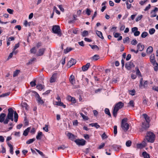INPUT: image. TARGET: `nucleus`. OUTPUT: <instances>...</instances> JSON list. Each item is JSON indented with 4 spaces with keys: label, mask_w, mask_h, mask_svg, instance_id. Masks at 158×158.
I'll return each mask as SVG.
<instances>
[{
    "label": "nucleus",
    "mask_w": 158,
    "mask_h": 158,
    "mask_svg": "<svg viewBox=\"0 0 158 158\" xmlns=\"http://www.w3.org/2000/svg\"><path fill=\"white\" fill-rule=\"evenodd\" d=\"M8 113L6 118L4 122V124H7L9 120H10L13 121L14 120L13 114L14 113V121L16 123L18 121V114L16 111L14 112V111L12 108H9L8 110Z\"/></svg>",
    "instance_id": "obj_1"
},
{
    "label": "nucleus",
    "mask_w": 158,
    "mask_h": 158,
    "mask_svg": "<svg viewBox=\"0 0 158 158\" xmlns=\"http://www.w3.org/2000/svg\"><path fill=\"white\" fill-rule=\"evenodd\" d=\"M124 106V104L121 102H119L116 104L113 110V115L116 117L117 113L119 109L122 108Z\"/></svg>",
    "instance_id": "obj_2"
},
{
    "label": "nucleus",
    "mask_w": 158,
    "mask_h": 158,
    "mask_svg": "<svg viewBox=\"0 0 158 158\" xmlns=\"http://www.w3.org/2000/svg\"><path fill=\"white\" fill-rule=\"evenodd\" d=\"M155 135L151 131L148 132L146 136H145L146 139L148 142L153 143L155 140Z\"/></svg>",
    "instance_id": "obj_3"
},
{
    "label": "nucleus",
    "mask_w": 158,
    "mask_h": 158,
    "mask_svg": "<svg viewBox=\"0 0 158 158\" xmlns=\"http://www.w3.org/2000/svg\"><path fill=\"white\" fill-rule=\"evenodd\" d=\"M30 93L32 95H35L36 97V101L38 103L42 104L44 103V102L41 99V98L40 97L39 94L37 92L34 91H30Z\"/></svg>",
    "instance_id": "obj_4"
},
{
    "label": "nucleus",
    "mask_w": 158,
    "mask_h": 158,
    "mask_svg": "<svg viewBox=\"0 0 158 158\" xmlns=\"http://www.w3.org/2000/svg\"><path fill=\"white\" fill-rule=\"evenodd\" d=\"M127 118L123 119L121 122V127L125 131H127L129 128V125L127 123Z\"/></svg>",
    "instance_id": "obj_5"
},
{
    "label": "nucleus",
    "mask_w": 158,
    "mask_h": 158,
    "mask_svg": "<svg viewBox=\"0 0 158 158\" xmlns=\"http://www.w3.org/2000/svg\"><path fill=\"white\" fill-rule=\"evenodd\" d=\"M52 30L53 32L55 34H56L59 36H61V32L60 27L58 25H55L53 27Z\"/></svg>",
    "instance_id": "obj_6"
},
{
    "label": "nucleus",
    "mask_w": 158,
    "mask_h": 158,
    "mask_svg": "<svg viewBox=\"0 0 158 158\" xmlns=\"http://www.w3.org/2000/svg\"><path fill=\"white\" fill-rule=\"evenodd\" d=\"M149 127V123L147 122H143L142 123V128L140 129V131H143L146 130Z\"/></svg>",
    "instance_id": "obj_7"
},
{
    "label": "nucleus",
    "mask_w": 158,
    "mask_h": 158,
    "mask_svg": "<svg viewBox=\"0 0 158 158\" xmlns=\"http://www.w3.org/2000/svg\"><path fill=\"white\" fill-rule=\"evenodd\" d=\"M76 143L79 146H83L85 143V141L83 139H76L74 140Z\"/></svg>",
    "instance_id": "obj_8"
},
{
    "label": "nucleus",
    "mask_w": 158,
    "mask_h": 158,
    "mask_svg": "<svg viewBox=\"0 0 158 158\" xmlns=\"http://www.w3.org/2000/svg\"><path fill=\"white\" fill-rule=\"evenodd\" d=\"M135 65L131 61L128 62L125 64V67L128 70H130L132 67H134Z\"/></svg>",
    "instance_id": "obj_9"
},
{
    "label": "nucleus",
    "mask_w": 158,
    "mask_h": 158,
    "mask_svg": "<svg viewBox=\"0 0 158 158\" xmlns=\"http://www.w3.org/2000/svg\"><path fill=\"white\" fill-rule=\"evenodd\" d=\"M76 62V60L73 58H71V60L68 62L67 66L69 67H70L72 65L75 64Z\"/></svg>",
    "instance_id": "obj_10"
},
{
    "label": "nucleus",
    "mask_w": 158,
    "mask_h": 158,
    "mask_svg": "<svg viewBox=\"0 0 158 158\" xmlns=\"http://www.w3.org/2000/svg\"><path fill=\"white\" fill-rule=\"evenodd\" d=\"M67 136L68 137V138L72 140V141H74V140L76 139V136H75L73 134L70 133L68 132V133L67 134Z\"/></svg>",
    "instance_id": "obj_11"
},
{
    "label": "nucleus",
    "mask_w": 158,
    "mask_h": 158,
    "mask_svg": "<svg viewBox=\"0 0 158 158\" xmlns=\"http://www.w3.org/2000/svg\"><path fill=\"white\" fill-rule=\"evenodd\" d=\"M45 48H42L40 49L38 52L37 55L38 56H41L43 55L45 50Z\"/></svg>",
    "instance_id": "obj_12"
},
{
    "label": "nucleus",
    "mask_w": 158,
    "mask_h": 158,
    "mask_svg": "<svg viewBox=\"0 0 158 158\" xmlns=\"http://www.w3.org/2000/svg\"><path fill=\"white\" fill-rule=\"evenodd\" d=\"M6 116V114L5 113H1L0 114V122H3L5 120V117Z\"/></svg>",
    "instance_id": "obj_13"
},
{
    "label": "nucleus",
    "mask_w": 158,
    "mask_h": 158,
    "mask_svg": "<svg viewBox=\"0 0 158 158\" xmlns=\"http://www.w3.org/2000/svg\"><path fill=\"white\" fill-rule=\"evenodd\" d=\"M57 73H54L52 76L50 78V82H54L55 81L56 78Z\"/></svg>",
    "instance_id": "obj_14"
},
{
    "label": "nucleus",
    "mask_w": 158,
    "mask_h": 158,
    "mask_svg": "<svg viewBox=\"0 0 158 158\" xmlns=\"http://www.w3.org/2000/svg\"><path fill=\"white\" fill-rule=\"evenodd\" d=\"M90 64L89 63H87L86 64L83 66L82 67V69L83 71H85L88 70L89 66Z\"/></svg>",
    "instance_id": "obj_15"
},
{
    "label": "nucleus",
    "mask_w": 158,
    "mask_h": 158,
    "mask_svg": "<svg viewBox=\"0 0 158 158\" xmlns=\"http://www.w3.org/2000/svg\"><path fill=\"white\" fill-rule=\"evenodd\" d=\"M145 141V139H144V140L141 143L138 144V147L140 148L145 147L146 146V143Z\"/></svg>",
    "instance_id": "obj_16"
},
{
    "label": "nucleus",
    "mask_w": 158,
    "mask_h": 158,
    "mask_svg": "<svg viewBox=\"0 0 158 158\" xmlns=\"http://www.w3.org/2000/svg\"><path fill=\"white\" fill-rule=\"evenodd\" d=\"M150 61L153 64H155L156 61L154 54H152L150 56Z\"/></svg>",
    "instance_id": "obj_17"
},
{
    "label": "nucleus",
    "mask_w": 158,
    "mask_h": 158,
    "mask_svg": "<svg viewBox=\"0 0 158 158\" xmlns=\"http://www.w3.org/2000/svg\"><path fill=\"white\" fill-rule=\"evenodd\" d=\"M145 118L146 122L147 123H149L150 121V117L148 116V115L146 114H143Z\"/></svg>",
    "instance_id": "obj_18"
},
{
    "label": "nucleus",
    "mask_w": 158,
    "mask_h": 158,
    "mask_svg": "<svg viewBox=\"0 0 158 158\" xmlns=\"http://www.w3.org/2000/svg\"><path fill=\"white\" fill-rule=\"evenodd\" d=\"M144 48L143 45H141L140 43L139 44L137 45V50L141 51L143 50Z\"/></svg>",
    "instance_id": "obj_19"
},
{
    "label": "nucleus",
    "mask_w": 158,
    "mask_h": 158,
    "mask_svg": "<svg viewBox=\"0 0 158 158\" xmlns=\"http://www.w3.org/2000/svg\"><path fill=\"white\" fill-rule=\"evenodd\" d=\"M30 129L31 128L30 127L27 128L25 131H24L23 134V135L25 136H27L28 135V133L29 132Z\"/></svg>",
    "instance_id": "obj_20"
},
{
    "label": "nucleus",
    "mask_w": 158,
    "mask_h": 158,
    "mask_svg": "<svg viewBox=\"0 0 158 158\" xmlns=\"http://www.w3.org/2000/svg\"><path fill=\"white\" fill-rule=\"evenodd\" d=\"M96 34L101 39H104V37L102 36V32L100 31H96Z\"/></svg>",
    "instance_id": "obj_21"
},
{
    "label": "nucleus",
    "mask_w": 158,
    "mask_h": 158,
    "mask_svg": "<svg viewBox=\"0 0 158 158\" xmlns=\"http://www.w3.org/2000/svg\"><path fill=\"white\" fill-rule=\"evenodd\" d=\"M142 155L144 158H150V156L146 152H143L142 153Z\"/></svg>",
    "instance_id": "obj_22"
},
{
    "label": "nucleus",
    "mask_w": 158,
    "mask_h": 158,
    "mask_svg": "<svg viewBox=\"0 0 158 158\" xmlns=\"http://www.w3.org/2000/svg\"><path fill=\"white\" fill-rule=\"evenodd\" d=\"M43 136L42 133L41 132H39L36 136V138L37 140H40Z\"/></svg>",
    "instance_id": "obj_23"
},
{
    "label": "nucleus",
    "mask_w": 158,
    "mask_h": 158,
    "mask_svg": "<svg viewBox=\"0 0 158 158\" xmlns=\"http://www.w3.org/2000/svg\"><path fill=\"white\" fill-rule=\"evenodd\" d=\"M56 105L57 106H62L64 108H65L66 106L64 105L63 102H56Z\"/></svg>",
    "instance_id": "obj_24"
},
{
    "label": "nucleus",
    "mask_w": 158,
    "mask_h": 158,
    "mask_svg": "<svg viewBox=\"0 0 158 158\" xmlns=\"http://www.w3.org/2000/svg\"><path fill=\"white\" fill-rule=\"evenodd\" d=\"M44 85L41 84H38L37 85L36 88L40 90H41L44 88Z\"/></svg>",
    "instance_id": "obj_25"
},
{
    "label": "nucleus",
    "mask_w": 158,
    "mask_h": 158,
    "mask_svg": "<svg viewBox=\"0 0 158 158\" xmlns=\"http://www.w3.org/2000/svg\"><path fill=\"white\" fill-rule=\"evenodd\" d=\"M8 145L10 148V152L11 154H13L14 153L13 151V146L10 144L9 143H7Z\"/></svg>",
    "instance_id": "obj_26"
},
{
    "label": "nucleus",
    "mask_w": 158,
    "mask_h": 158,
    "mask_svg": "<svg viewBox=\"0 0 158 158\" xmlns=\"http://www.w3.org/2000/svg\"><path fill=\"white\" fill-rule=\"evenodd\" d=\"M22 106L23 108H25V109L26 110H28V106L27 103L26 102H24L22 104Z\"/></svg>",
    "instance_id": "obj_27"
},
{
    "label": "nucleus",
    "mask_w": 158,
    "mask_h": 158,
    "mask_svg": "<svg viewBox=\"0 0 158 158\" xmlns=\"http://www.w3.org/2000/svg\"><path fill=\"white\" fill-rule=\"evenodd\" d=\"M36 60V58H31V59L27 63V64H26L27 65H29V64H32V63Z\"/></svg>",
    "instance_id": "obj_28"
},
{
    "label": "nucleus",
    "mask_w": 158,
    "mask_h": 158,
    "mask_svg": "<svg viewBox=\"0 0 158 158\" xmlns=\"http://www.w3.org/2000/svg\"><path fill=\"white\" fill-rule=\"evenodd\" d=\"M153 51V48L152 46L149 47L147 49L146 52L148 53H152Z\"/></svg>",
    "instance_id": "obj_29"
},
{
    "label": "nucleus",
    "mask_w": 158,
    "mask_h": 158,
    "mask_svg": "<svg viewBox=\"0 0 158 158\" xmlns=\"http://www.w3.org/2000/svg\"><path fill=\"white\" fill-rule=\"evenodd\" d=\"M70 82L72 85L73 84V82L74 81V77L73 75H71L69 79Z\"/></svg>",
    "instance_id": "obj_30"
},
{
    "label": "nucleus",
    "mask_w": 158,
    "mask_h": 158,
    "mask_svg": "<svg viewBox=\"0 0 158 158\" xmlns=\"http://www.w3.org/2000/svg\"><path fill=\"white\" fill-rule=\"evenodd\" d=\"M72 49L73 48H71L67 47L66 49H64V52L65 54H66L71 51Z\"/></svg>",
    "instance_id": "obj_31"
},
{
    "label": "nucleus",
    "mask_w": 158,
    "mask_h": 158,
    "mask_svg": "<svg viewBox=\"0 0 158 158\" xmlns=\"http://www.w3.org/2000/svg\"><path fill=\"white\" fill-rule=\"evenodd\" d=\"M135 70L136 74L138 75L139 76H141V73L138 67H136L135 68Z\"/></svg>",
    "instance_id": "obj_32"
},
{
    "label": "nucleus",
    "mask_w": 158,
    "mask_h": 158,
    "mask_svg": "<svg viewBox=\"0 0 158 158\" xmlns=\"http://www.w3.org/2000/svg\"><path fill=\"white\" fill-rule=\"evenodd\" d=\"M89 46L91 48L93 49H96L97 50H99V48L96 45H91L90 44H89Z\"/></svg>",
    "instance_id": "obj_33"
},
{
    "label": "nucleus",
    "mask_w": 158,
    "mask_h": 158,
    "mask_svg": "<svg viewBox=\"0 0 158 158\" xmlns=\"http://www.w3.org/2000/svg\"><path fill=\"white\" fill-rule=\"evenodd\" d=\"M148 35V34L147 32L144 31L142 33L141 35V37L142 38H145Z\"/></svg>",
    "instance_id": "obj_34"
},
{
    "label": "nucleus",
    "mask_w": 158,
    "mask_h": 158,
    "mask_svg": "<svg viewBox=\"0 0 158 158\" xmlns=\"http://www.w3.org/2000/svg\"><path fill=\"white\" fill-rule=\"evenodd\" d=\"M128 106H131V107H134V101L132 100L130 101L129 103L128 104Z\"/></svg>",
    "instance_id": "obj_35"
},
{
    "label": "nucleus",
    "mask_w": 158,
    "mask_h": 158,
    "mask_svg": "<svg viewBox=\"0 0 158 158\" xmlns=\"http://www.w3.org/2000/svg\"><path fill=\"white\" fill-rule=\"evenodd\" d=\"M35 138L30 139L26 142V143L27 144L31 143L35 141Z\"/></svg>",
    "instance_id": "obj_36"
},
{
    "label": "nucleus",
    "mask_w": 158,
    "mask_h": 158,
    "mask_svg": "<svg viewBox=\"0 0 158 158\" xmlns=\"http://www.w3.org/2000/svg\"><path fill=\"white\" fill-rule=\"evenodd\" d=\"M105 112L106 114H108L110 117H111V114L108 109L106 108L105 110Z\"/></svg>",
    "instance_id": "obj_37"
},
{
    "label": "nucleus",
    "mask_w": 158,
    "mask_h": 158,
    "mask_svg": "<svg viewBox=\"0 0 158 158\" xmlns=\"http://www.w3.org/2000/svg\"><path fill=\"white\" fill-rule=\"evenodd\" d=\"M20 72V70H16L14 73L13 76V77H15L18 76V74Z\"/></svg>",
    "instance_id": "obj_38"
},
{
    "label": "nucleus",
    "mask_w": 158,
    "mask_h": 158,
    "mask_svg": "<svg viewBox=\"0 0 158 158\" xmlns=\"http://www.w3.org/2000/svg\"><path fill=\"white\" fill-rule=\"evenodd\" d=\"M88 35V32L87 31L85 30L82 33L81 35L83 37H85Z\"/></svg>",
    "instance_id": "obj_39"
},
{
    "label": "nucleus",
    "mask_w": 158,
    "mask_h": 158,
    "mask_svg": "<svg viewBox=\"0 0 158 158\" xmlns=\"http://www.w3.org/2000/svg\"><path fill=\"white\" fill-rule=\"evenodd\" d=\"M10 92H8L6 93L0 95V98L2 97H5L7 96H8L10 95Z\"/></svg>",
    "instance_id": "obj_40"
},
{
    "label": "nucleus",
    "mask_w": 158,
    "mask_h": 158,
    "mask_svg": "<svg viewBox=\"0 0 158 158\" xmlns=\"http://www.w3.org/2000/svg\"><path fill=\"white\" fill-rule=\"evenodd\" d=\"M31 53L35 54L36 52V50L35 47H34L31 48L30 50Z\"/></svg>",
    "instance_id": "obj_41"
},
{
    "label": "nucleus",
    "mask_w": 158,
    "mask_h": 158,
    "mask_svg": "<svg viewBox=\"0 0 158 158\" xmlns=\"http://www.w3.org/2000/svg\"><path fill=\"white\" fill-rule=\"evenodd\" d=\"M80 114L84 119L85 120H88L89 119V118L87 116H85L82 113H80Z\"/></svg>",
    "instance_id": "obj_42"
},
{
    "label": "nucleus",
    "mask_w": 158,
    "mask_h": 158,
    "mask_svg": "<svg viewBox=\"0 0 158 158\" xmlns=\"http://www.w3.org/2000/svg\"><path fill=\"white\" fill-rule=\"evenodd\" d=\"M155 31V30L154 28H151L149 30V33L151 35L153 34Z\"/></svg>",
    "instance_id": "obj_43"
},
{
    "label": "nucleus",
    "mask_w": 158,
    "mask_h": 158,
    "mask_svg": "<svg viewBox=\"0 0 158 158\" xmlns=\"http://www.w3.org/2000/svg\"><path fill=\"white\" fill-rule=\"evenodd\" d=\"M155 66L154 67V69L155 71H157L158 70V64L156 62L155 64H153Z\"/></svg>",
    "instance_id": "obj_44"
},
{
    "label": "nucleus",
    "mask_w": 158,
    "mask_h": 158,
    "mask_svg": "<svg viewBox=\"0 0 158 158\" xmlns=\"http://www.w3.org/2000/svg\"><path fill=\"white\" fill-rule=\"evenodd\" d=\"M114 134L115 135H116L117 133V126H114Z\"/></svg>",
    "instance_id": "obj_45"
},
{
    "label": "nucleus",
    "mask_w": 158,
    "mask_h": 158,
    "mask_svg": "<svg viewBox=\"0 0 158 158\" xmlns=\"http://www.w3.org/2000/svg\"><path fill=\"white\" fill-rule=\"evenodd\" d=\"M137 43H138V42L135 39L133 40L131 42V44L133 45H135L136 44H137Z\"/></svg>",
    "instance_id": "obj_46"
},
{
    "label": "nucleus",
    "mask_w": 158,
    "mask_h": 158,
    "mask_svg": "<svg viewBox=\"0 0 158 158\" xmlns=\"http://www.w3.org/2000/svg\"><path fill=\"white\" fill-rule=\"evenodd\" d=\"M126 3L127 6V9H130L131 6V4H129L128 2V1H127L126 2Z\"/></svg>",
    "instance_id": "obj_47"
},
{
    "label": "nucleus",
    "mask_w": 158,
    "mask_h": 158,
    "mask_svg": "<svg viewBox=\"0 0 158 158\" xmlns=\"http://www.w3.org/2000/svg\"><path fill=\"white\" fill-rule=\"evenodd\" d=\"M131 144V142L130 140H128L127 141L126 143V145L127 146L129 147L130 146Z\"/></svg>",
    "instance_id": "obj_48"
},
{
    "label": "nucleus",
    "mask_w": 158,
    "mask_h": 158,
    "mask_svg": "<svg viewBox=\"0 0 158 158\" xmlns=\"http://www.w3.org/2000/svg\"><path fill=\"white\" fill-rule=\"evenodd\" d=\"M129 41V38L128 37H127L125 38L123 40V42L124 43H126Z\"/></svg>",
    "instance_id": "obj_49"
},
{
    "label": "nucleus",
    "mask_w": 158,
    "mask_h": 158,
    "mask_svg": "<svg viewBox=\"0 0 158 158\" xmlns=\"http://www.w3.org/2000/svg\"><path fill=\"white\" fill-rule=\"evenodd\" d=\"M30 84L32 87H33L36 85V81L35 80L34 81H32L30 82Z\"/></svg>",
    "instance_id": "obj_50"
},
{
    "label": "nucleus",
    "mask_w": 158,
    "mask_h": 158,
    "mask_svg": "<svg viewBox=\"0 0 158 158\" xmlns=\"http://www.w3.org/2000/svg\"><path fill=\"white\" fill-rule=\"evenodd\" d=\"M66 148V147L64 145H62L60 146L59 147H58V149H62V150H64Z\"/></svg>",
    "instance_id": "obj_51"
},
{
    "label": "nucleus",
    "mask_w": 158,
    "mask_h": 158,
    "mask_svg": "<svg viewBox=\"0 0 158 158\" xmlns=\"http://www.w3.org/2000/svg\"><path fill=\"white\" fill-rule=\"evenodd\" d=\"M93 58L95 60H96L99 58V56L98 55H95L93 57Z\"/></svg>",
    "instance_id": "obj_52"
},
{
    "label": "nucleus",
    "mask_w": 158,
    "mask_h": 158,
    "mask_svg": "<svg viewBox=\"0 0 158 158\" xmlns=\"http://www.w3.org/2000/svg\"><path fill=\"white\" fill-rule=\"evenodd\" d=\"M91 11L89 8H87L86 9V14L88 16L90 15Z\"/></svg>",
    "instance_id": "obj_53"
},
{
    "label": "nucleus",
    "mask_w": 158,
    "mask_h": 158,
    "mask_svg": "<svg viewBox=\"0 0 158 158\" xmlns=\"http://www.w3.org/2000/svg\"><path fill=\"white\" fill-rule=\"evenodd\" d=\"M102 139H106L107 138L108 136L106 135L105 132L102 135Z\"/></svg>",
    "instance_id": "obj_54"
},
{
    "label": "nucleus",
    "mask_w": 158,
    "mask_h": 158,
    "mask_svg": "<svg viewBox=\"0 0 158 158\" xmlns=\"http://www.w3.org/2000/svg\"><path fill=\"white\" fill-rule=\"evenodd\" d=\"M140 33V32L137 30L134 33V35L135 36H137L139 35Z\"/></svg>",
    "instance_id": "obj_55"
},
{
    "label": "nucleus",
    "mask_w": 158,
    "mask_h": 158,
    "mask_svg": "<svg viewBox=\"0 0 158 158\" xmlns=\"http://www.w3.org/2000/svg\"><path fill=\"white\" fill-rule=\"evenodd\" d=\"M7 11L9 14H12L14 12V10L10 9H7Z\"/></svg>",
    "instance_id": "obj_56"
},
{
    "label": "nucleus",
    "mask_w": 158,
    "mask_h": 158,
    "mask_svg": "<svg viewBox=\"0 0 158 158\" xmlns=\"http://www.w3.org/2000/svg\"><path fill=\"white\" fill-rule=\"evenodd\" d=\"M138 30V28L137 27H133L131 28V31L133 33L135 32L136 31Z\"/></svg>",
    "instance_id": "obj_57"
},
{
    "label": "nucleus",
    "mask_w": 158,
    "mask_h": 158,
    "mask_svg": "<svg viewBox=\"0 0 158 158\" xmlns=\"http://www.w3.org/2000/svg\"><path fill=\"white\" fill-rule=\"evenodd\" d=\"M135 92L134 89L130 90L129 92L130 94L132 96L134 95L135 94Z\"/></svg>",
    "instance_id": "obj_58"
},
{
    "label": "nucleus",
    "mask_w": 158,
    "mask_h": 158,
    "mask_svg": "<svg viewBox=\"0 0 158 158\" xmlns=\"http://www.w3.org/2000/svg\"><path fill=\"white\" fill-rule=\"evenodd\" d=\"M151 17H155L156 16V13L153 12V11H151Z\"/></svg>",
    "instance_id": "obj_59"
},
{
    "label": "nucleus",
    "mask_w": 158,
    "mask_h": 158,
    "mask_svg": "<svg viewBox=\"0 0 158 158\" xmlns=\"http://www.w3.org/2000/svg\"><path fill=\"white\" fill-rule=\"evenodd\" d=\"M13 54H14V52H12L11 53H10V54L7 58V60H8L10 59L13 56Z\"/></svg>",
    "instance_id": "obj_60"
},
{
    "label": "nucleus",
    "mask_w": 158,
    "mask_h": 158,
    "mask_svg": "<svg viewBox=\"0 0 158 158\" xmlns=\"http://www.w3.org/2000/svg\"><path fill=\"white\" fill-rule=\"evenodd\" d=\"M48 125H45V127H43V129L46 132H48Z\"/></svg>",
    "instance_id": "obj_61"
},
{
    "label": "nucleus",
    "mask_w": 158,
    "mask_h": 158,
    "mask_svg": "<svg viewBox=\"0 0 158 158\" xmlns=\"http://www.w3.org/2000/svg\"><path fill=\"white\" fill-rule=\"evenodd\" d=\"M142 15H141L137 17L135 19L136 21L137 22V21H139V20H140L142 18Z\"/></svg>",
    "instance_id": "obj_62"
},
{
    "label": "nucleus",
    "mask_w": 158,
    "mask_h": 158,
    "mask_svg": "<svg viewBox=\"0 0 158 158\" xmlns=\"http://www.w3.org/2000/svg\"><path fill=\"white\" fill-rule=\"evenodd\" d=\"M19 43H17V44L15 45V46L13 48L14 50H15L16 49L19 47Z\"/></svg>",
    "instance_id": "obj_63"
},
{
    "label": "nucleus",
    "mask_w": 158,
    "mask_h": 158,
    "mask_svg": "<svg viewBox=\"0 0 158 158\" xmlns=\"http://www.w3.org/2000/svg\"><path fill=\"white\" fill-rule=\"evenodd\" d=\"M57 6H58L60 10L62 12H64V9L62 7V6L61 5H58Z\"/></svg>",
    "instance_id": "obj_64"
}]
</instances>
